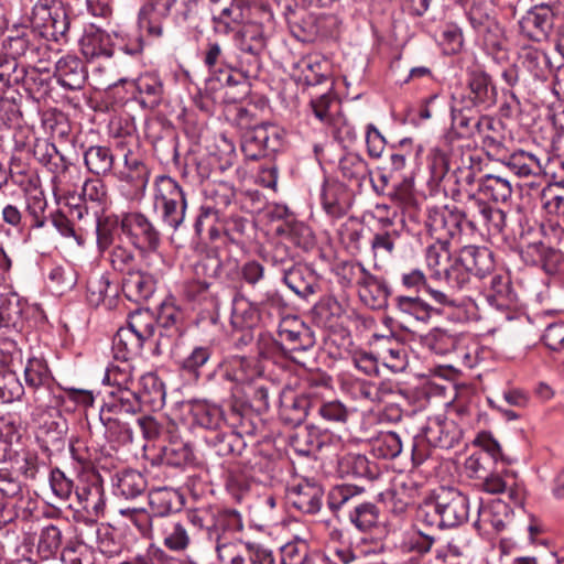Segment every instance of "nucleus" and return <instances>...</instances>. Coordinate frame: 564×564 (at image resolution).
<instances>
[{
    "label": "nucleus",
    "instance_id": "obj_1",
    "mask_svg": "<svg viewBox=\"0 0 564 564\" xmlns=\"http://www.w3.org/2000/svg\"><path fill=\"white\" fill-rule=\"evenodd\" d=\"M469 517V498L456 487H438L420 506L417 521L427 527L457 528Z\"/></svg>",
    "mask_w": 564,
    "mask_h": 564
},
{
    "label": "nucleus",
    "instance_id": "obj_2",
    "mask_svg": "<svg viewBox=\"0 0 564 564\" xmlns=\"http://www.w3.org/2000/svg\"><path fill=\"white\" fill-rule=\"evenodd\" d=\"M281 341L271 338H262L259 355L268 357L278 350L292 361L304 366L302 355L313 348L315 338L311 329L296 317H286L281 321L278 328Z\"/></svg>",
    "mask_w": 564,
    "mask_h": 564
},
{
    "label": "nucleus",
    "instance_id": "obj_3",
    "mask_svg": "<svg viewBox=\"0 0 564 564\" xmlns=\"http://www.w3.org/2000/svg\"><path fill=\"white\" fill-rule=\"evenodd\" d=\"M153 208L162 223L172 230H177L185 220L187 199L180 184L167 175H160L154 181Z\"/></svg>",
    "mask_w": 564,
    "mask_h": 564
},
{
    "label": "nucleus",
    "instance_id": "obj_4",
    "mask_svg": "<svg viewBox=\"0 0 564 564\" xmlns=\"http://www.w3.org/2000/svg\"><path fill=\"white\" fill-rule=\"evenodd\" d=\"M364 488L354 485H338L330 489L327 505L334 512L349 509V519L359 530H368L378 521V509L371 502H360Z\"/></svg>",
    "mask_w": 564,
    "mask_h": 564
},
{
    "label": "nucleus",
    "instance_id": "obj_5",
    "mask_svg": "<svg viewBox=\"0 0 564 564\" xmlns=\"http://www.w3.org/2000/svg\"><path fill=\"white\" fill-rule=\"evenodd\" d=\"M186 522L197 530L204 531L207 538L217 544H220L223 534L242 530L241 517L236 510L218 508L187 510Z\"/></svg>",
    "mask_w": 564,
    "mask_h": 564
},
{
    "label": "nucleus",
    "instance_id": "obj_6",
    "mask_svg": "<svg viewBox=\"0 0 564 564\" xmlns=\"http://www.w3.org/2000/svg\"><path fill=\"white\" fill-rule=\"evenodd\" d=\"M502 163L518 177L538 176L542 173L552 176L557 185L564 186V159H549L545 165L533 153L527 151H516L510 154Z\"/></svg>",
    "mask_w": 564,
    "mask_h": 564
},
{
    "label": "nucleus",
    "instance_id": "obj_7",
    "mask_svg": "<svg viewBox=\"0 0 564 564\" xmlns=\"http://www.w3.org/2000/svg\"><path fill=\"white\" fill-rule=\"evenodd\" d=\"M120 229L131 245L141 251H154L160 246L159 229L141 213L124 214L120 219Z\"/></svg>",
    "mask_w": 564,
    "mask_h": 564
},
{
    "label": "nucleus",
    "instance_id": "obj_8",
    "mask_svg": "<svg viewBox=\"0 0 564 564\" xmlns=\"http://www.w3.org/2000/svg\"><path fill=\"white\" fill-rule=\"evenodd\" d=\"M281 135L278 127L262 123L246 130L241 138V151L248 160H259L279 150Z\"/></svg>",
    "mask_w": 564,
    "mask_h": 564
},
{
    "label": "nucleus",
    "instance_id": "obj_9",
    "mask_svg": "<svg viewBox=\"0 0 564 564\" xmlns=\"http://www.w3.org/2000/svg\"><path fill=\"white\" fill-rule=\"evenodd\" d=\"M426 227L436 241L449 242L465 231L464 215L457 207H434L429 210Z\"/></svg>",
    "mask_w": 564,
    "mask_h": 564
},
{
    "label": "nucleus",
    "instance_id": "obj_10",
    "mask_svg": "<svg viewBox=\"0 0 564 564\" xmlns=\"http://www.w3.org/2000/svg\"><path fill=\"white\" fill-rule=\"evenodd\" d=\"M216 370L224 379L236 384H251L263 375V368L256 357L238 355L224 358Z\"/></svg>",
    "mask_w": 564,
    "mask_h": 564
},
{
    "label": "nucleus",
    "instance_id": "obj_11",
    "mask_svg": "<svg viewBox=\"0 0 564 564\" xmlns=\"http://www.w3.org/2000/svg\"><path fill=\"white\" fill-rule=\"evenodd\" d=\"M2 48L17 61L24 58L26 64L36 63L41 51L46 50L39 34L28 28L12 31V34L3 41Z\"/></svg>",
    "mask_w": 564,
    "mask_h": 564
},
{
    "label": "nucleus",
    "instance_id": "obj_12",
    "mask_svg": "<svg viewBox=\"0 0 564 564\" xmlns=\"http://www.w3.org/2000/svg\"><path fill=\"white\" fill-rule=\"evenodd\" d=\"M511 519V507L501 499H492L487 503L479 505L478 517L474 527L485 533H490V530L500 532Z\"/></svg>",
    "mask_w": 564,
    "mask_h": 564
},
{
    "label": "nucleus",
    "instance_id": "obj_13",
    "mask_svg": "<svg viewBox=\"0 0 564 564\" xmlns=\"http://www.w3.org/2000/svg\"><path fill=\"white\" fill-rule=\"evenodd\" d=\"M554 13L549 4L534 6L519 21L520 30L529 39L540 42L547 37L553 28Z\"/></svg>",
    "mask_w": 564,
    "mask_h": 564
},
{
    "label": "nucleus",
    "instance_id": "obj_14",
    "mask_svg": "<svg viewBox=\"0 0 564 564\" xmlns=\"http://www.w3.org/2000/svg\"><path fill=\"white\" fill-rule=\"evenodd\" d=\"M324 490L312 480H302L288 490V502L302 513L314 514L321 510Z\"/></svg>",
    "mask_w": 564,
    "mask_h": 564
},
{
    "label": "nucleus",
    "instance_id": "obj_15",
    "mask_svg": "<svg viewBox=\"0 0 564 564\" xmlns=\"http://www.w3.org/2000/svg\"><path fill=\"white\" fill-rule=\"evenodd\" d=\"M182 312L172 303H163L156 316V324L164 329L161 330L159 338L154 341L155 354L160 355L163 350L171 348L181 336Z\"/></svg>",
    "mask_w": 564,
    "mask_h": 564
},
{
    "label": "nucleus",
    "instance_id": "obj_16",
    "mask_svg": "<svg viewBox=\"0 0 564 564\" xmlns=\"http://www.w3.org/2000/svg\"><path fill=\"white\" fill-rule=\"evenodd\" d=\"M426 442L440 448H452L462 437V431L453 422L442 415L429 417L426 425L422 430Z\"/></svg>",
    "mask_w": 564,
    "mask_h": 564
},
{
    "label": "nucleus",
    "instance_id": "obj_17",
    "mask_svg": "<svg viewBox=\"0 0 564 564\" xmlns=\"http://www.w3.org/2000/svg\"><path fill=\"white\" fill-rule=\"evenodd\" d=\"M140 410L141 405L137 392L132 389H123L109 392L108 400L105 401L100 413L134 421V415Z\"/></svg>",
    "mask_w": 564,
    "mask_h": 564
},
{
    "label": "nucleus",
    "instance_id": "obj_18",
    "mask_svg": "<svg viewBox=\"0 0 564 564\" xmlns=\"http://www.w3.org/2000/svg\"><path fill=\"white\" fill-rule=\"evenodd\" d=\"M67 431V420L58 410L53 409L52 412L48 413V417L41 423L39 437L46 449L59 452L63 451L66 445Z\"/></svg>",
    "mask_w": 564,
    "mask_h": 564
},
{
    "label": "nucleus",
    "instance_id": "obj_19",
    "mask_svg": "<svg viewBox=\"0 0 564 564\" xmlns=\"http://www.w3.org/2000/svg\"><path fill=\"white\" fill-rule=\"evenodd\" d=\"M469 95L465 102L474 108L488 109L496 104L497 90L491 77L485 72H473L468 80Z\"/></svg>",
    "mask_w": 564,
    "mask_h": 564
},
{
    "label": "nucleus",
    "instance_id": "obj_20",
    "mask_svg": "<svg viewBox=\"0 0 564 564\" xmlns=\"http://www.w3.org/2000/svg\"><path fill=\"white\" fill-rule=\"evenodd\" d=\"M401 282L406 289H413L416 291L424 290L433 304L442 307H458L460 300L452 293H447L443 290L433 288L426 282L424 273L419 269H413L410 272H405L401 276Z\"/></svg>",
    "mask_w": 564,
    "mask_h": 564
},
{
    "label": "nucleus",
    "instance_id": "obj_21",
    "mask_svg": "<svg viewBox=\"0 0 564 564\" xmlns=\"http://www.w3.org/2000/svg\"><path fill=\"white\" fill-rule=\"evenodd\" d=\"M58 84L68 90H79L87 79L84 63L75 55L61 57L55 65L54 73Z\"/></svg>",
    "mask_w": 564,
    "mask_h": 564
},
{
    "label": "nucleus",
    "instance_id": "obj_22",
    "mask_svg": "<svg viewBox=\"0 0 564 564\" xmlns=\"http://www.w3.org/2000/svg\"><path fill=\"white\" fill-rule=\"evenodd\" d=\"M121 282L124 296L135 303L149 300L155 291L153 275L140 268L123 275Z\"/></svg>",
    "mask_w": 564,
    "mask_h": 564
},
{
    "label": "nucleus",
    "instance_id": "obj_23",
    "mask_svg": "<svg viewBox=\"0 0 564 564\" xmlns=\"http://www.w3.org/2000/svg\"><path fill=\"white\" fill-rule=\"evenodd\" d=\"M197 275L220 281H232L238 275V263L232 259L221 260L209 251L195 267Z\"/></svg>",
    "mask_w": 564,
    "mask_h": 564
},
{
    "label": "nucleus",
    "instance_id": "obj_24",
    "mask_svg": "<svg viewBox=\"0 0 564 564\" xmlns=\"http://www.w3.org/2000/svg\"><path fill=\"white\" fill-rule=\"evenodd\" d=\"M283 281L296 295L303 299L314 294L319 286L315 271L301 262H297L283 274Z\"/></svg>",
    "mask_w": 564,
    "mask_h": 564
},
{
    "label": "nucleus",
    "instance_id": "obj_25",
    "mask_svg": "<svg viewBox=\"0 0 564 564\" xmlns=\"http://www.w3.org/2000/svg\"><path fill=\"white\" fill-rule=\"evenodd\" d=\"M80 51L87 59L109 58L113 55V43L105 31L89 25L80 39Z\"/></svg>",
    "mask_w": 564,
    "mask_h": 564
},
{
    "label": "nucleus",
    "instance_id": "obj_26",
    "mask_svg": "<svg viewBox=\"0 0 564 564\" xmlns=\"http://www.w3.org/2000/svg\"><path fill=\"white\" fill-rule=\"evenodd\" d=\"M398 313L405 319L427 323L433 314H441L446 307L425 302L419 296L399 295L394 299Z\"/></svg>",
    "mask_w": 564,
    "mask_h": 564
},
{
    "label": "nucleus",
    "instance_id": "obj_27",
    "mask_svg": "<svg viewBox=\"0 0 564 564\" xmlns=\"http://www.w3.org/2000/svg\"><path fill=\"white\" fill-rule=\"evenodd\" d=\"M137 96L135 99L145 109H155L163 99V83L156 74L145 73L140 75L133 83Z\"/></svg>",
    "mask_w": 564,
    "mask_h": 564
},
{
    "label": "nucleus",
    "instance_id": "obj_28",
    "mask_svg": "<svg viewBox=\"0 0 564 564\" xmlns=\"http://www.w3.org/2000/svg\"><path fill=\"white\" fill-rule=\"evenodd\" d=\"M51 72L42 65L41 58L33 64L21 65L19 85H22L31 95L43 96L47 93Z\"/></svg>",
    "mask_w": 564,
    "mask_h": 564
},
{
    "label": "nucleus",
    "instance_id": "obj_29",
    "mask_svg": "<svg viewBox=\"0 0 564 564\" xmlns=\"http://www.w3.org/2000/svg\"><path fill=\"white\" fill-rule=\"evenodd\" d=\"M210 19L215 32L228 35L243 22V9L236 0H229L223 7H216Z\"/></svg>",
    "mask_w": 564,
    "mask_h": 564
},
{
    "label": "nucleus",
    "instance_id": "obj_30",
    "mask_svg": "<svg viewBox=\"0 0 564 564\" xmlns=\"http://www.w3.org/2000/svg\"><path fill=\"white\" fill-rule=\"evenodd\" d=\"M117 177L128 183L135 193H144L150 171L148 166L131 152L124 154V165L116 173Z\"/></svg>",
    "mask_w": 564,
    "mask_h": 564
},
{
    "label": "nucleus",
    "instance_id": "obj_31",
    "mask_svg": "<svg viewBox=\"0 0 564 564\" xmlns=\"http://www.w3.org/2000/svg\"><path fill=\"white\" fill-rule=\"evenodd\" d=\"M518 63L539 80H545L551 72V62L547 54L531 45L520 47Z\"/></svg>",
    "mask_w": 564,
    "mask_h": 564
},
{
    "label": "nucleus",
    "instance_id": "obj_32",
    "mask_svg": "<svg viewBox=\"0 0 564 564\" xmlns=\"http://www.w3.org/2000/svg\"><path fill=\"white\" fill-rule=\"evenodd\" d=\"M144 344L128 326L120 327L112 339L113 358L129 361L141 355Z\"/></svg>",
    "mask_w": 564,
    "mask_h": 564
},
{
    "label": "nucleus",
    "instance_id": "obj_33",
    "mask_svg": "<svg viewBox=\"0 0 564 564\" xmlns=\"http://www.w3.org/2000/svg\"><path fill=\"white\" fill-rule=\"evenodd\" d=\"M225 423L232 429L231 433L239 434L242 438L245 435H253L257 430L251 408L237 399L231 401L226 411Z\"/></svg>",
    "mask_w": 564,
    "mask_h": 564
},
{
    "label": "nucleus",
    "instance_id": "obj_34",
    "mask_svg": "<svg viewBox=\"0 0 564 564\" xmlns=\"http://www.w3.org/2000/svg\"><path fill=\"white\" fill-rule=\"evenodd\" d=\"M484 292L488 303L497 308L508 307L514 301L510 279L503 274L488 276Z\"/></svg>",
    "mask_w": 564,
    "mask_h": 564
},
{
    "label": "nucleus",
    "instance_id": "obj_35",
    "mask_svg": "<svg viewBox=\"0 0 564 564\" xmlns=\"http://www.w3.org/2000/svg\"><path fill=\"white\" fill-rule=\"evenodd\" d=\"M460 264L465 265L471 275L485 278L494 268L491 253L486 248L475 246L464 247L459 254Z\"/></svg>",
    "mask_w": 564,
    "mask_h": 564
},
{
    "label": "nucleus",
    "instance_id": "obj_36",
    "mask_svg": "<svg viewBox=\"0 0 564 564\" xmlns=\"http://www.w3.org/2000/svg\"><path fill=\"white\" fill-rule=\"evenodd\" d=\"M314 391L294 397L290 403H283L280 410L281 419L289 425L297 426L304 422L310 410L315 409L316 400L313 399Z\"/></svg>",
    "mask_w": 564,
    "mask_h": 564
},
{
    "label": "nucleus",
    "instance_id": "obj_37",
    "mask_svg": "<svg viewBox=\"0 0 564 564\" xmlns=\"http://www.w3.org/2000/svg\"><path fill=\"white\" fill-rule=\"evenodd\" d=\"M185 523L175 519H161L158 529L163 536L164 545L175 552L184 551L191 544V535Z\"/></svg>",
    "mask_w": 564,
    "mask_h": 564
},
{
    "label": "nucleus",
    "instance_id": "obj_38",
    "mask_svg": "<svg viewBox=\"0 0 564 564\" xmlns=\"http://www.w3.org/2000/svg\"><path fill=\"white\" fill-rule=\"evenodd\" d=\"M338 471L343 477L375 479L378 475L377 465L361 454H346L338 462Z\"/></svg>",
    "mask_w": 564,
    "mask_h": 564
},
{
    "label": "nucleus",
    "instance_id": "obj_39",
    "mask_svg": "<svg viewBox=\"0 0 564 564\" xmlns=\"http://www.w3.org/2000/svg\"><path fill=\"white\" fill-rule=\"evenodd\" d=\"M259 322L257 307L245 296L237 294L232 299L230 325L236 330L253 328Z\"/></svg>",
    "mask_w": 564,
    "mask_h": 564
},
{
    "label": "nucleus",
    "instance_id": "obj_40",
    "mask_svg": "<svg viewBox=\"0 0 564 564\" xmlns=\"http://www.w3.org/2000/svg\"><path fill=\"white\" fill-rule=\"evenodd\" d=\"M235 43L240 54H262L265 48L263 30L258 24H247L236 31Z\"/></svg>",
    "mask_w": 564,
    "mask_h": 564
},
{
    "label": "nucleus",
    "instance_id": "obj_41",
    "mask_svg": "<svg viewBox=\"0 0 564 564\" xmlns=\"http://www.w3.org/2000/svg\"><path fill=\"white\" fill-rule=\"evenodd\" d=\"M25 303L17 293L0 295V328H19L23 323Z\"/></svg>",
    "mask_w": 564,
    "mask_h": 564
},
{
    "label": "nucleus",
    "instance_id": "obj_42",
    "mask_svg": "<svg viewBox=\"0 0 564 564\" xmlns=\"http://www.w3.org/2000/svg\"><path fill=\"white\" fill-rule=\"evenodd\" d=\"M87 170L98 176H106L112 172L115 155L110 148L91 145L84 153Z\"/></svg>",
    "mask_w": 564,
    "mask_h": 564
},
{
    "label": "nucleus",
    "instance_id": "obj_43",
    "mask_svg": "<svg viewBox=\"0 0 564 564\" xmlns=\"http://www.w3.org/2000/svg\"><path fill=\"white\" fill-rule=\"evenodd\" d=\"M338 169L344 178L357 186H360L371 173L366 160L355 152L344 154L339 160Z\"/></svg>",
    "mask_w": 564,
    "mask_h": 564
},
{
    "label": "nucleus",
    "instance_id": "obj_44",
    "mask_svg": "<svg viewBox=\"0 0 564 564\" xmlns=\"http://www.w3.org/2000/svg\"><path fill=\"white\" fill-rule=\"evenodd\" d=\"M478 191L495 202H507L512 195L511 182L500 174H486L478 180Z\"/></svg>",
    "mask_w": 564,
    "mask_h": 564
},
{
    "label": "nucleus",
    "instance_id": "obj_45",
    "mask_svg": "<svg viewBox=\"0 0 564 564\" xmlns=\"http://www.w3.org/2000/svg\"><path fill=\"white\" fill-rule=\"evenodd\" d=\"M116 494L126 499L137 498L147 489V480L140 471L122 470L116 475Z\"/></svg>",
    "mask_w": 564,
    "mask_h": 564
},
{
    "label": "nucleus",
    "instance_id": "obj_46",
    "mask_svg": "<svg viewBox=\"0 0 564 564\" xmlns=\"http://www.w3.org/2000/svg\"><path fill=\"white\" fill-rule=\"evenodd\" d=\"M105 426V435L110 443L116 445H124L133 441V430L130 420L115 417L111 415H99Z\"/></svg>",
    "mask_w": 564,
    "mask_h": 564
},
{
    "label": "nucleus",
    "instance_id": "obj_47",
    "mask_svg": "<svg viewBox=\"0 0 564 564\" xmlns=\"http://www.w3.org/2000/svg\"><path fill=\"white\" fill-rule=\"evenodd\" d=\"M465 97L460 99L454 98V102L452 106V121L453 126L464 130V132L468 133L473 128L479 129L482 124V121L489 123L488 119H480L476 116L477 111L475 108L464 104Z\"/></svg>",
    "mask_w": 564,
    "mask_h": 564
},
{
    "label": "nucleus",
    "instance_id": "obj_48",
    "mask_svg": "<svg viewBox=\"0 0 564 564\" xmlns=\"http://www.w3.org/2000/svg\"><path fill=\"white\" fill-rule=\"evenodd\" d=\"M359 294L362 301L373 308L383 306L390 295L388 284L370 273L359 288Z\"/></svg>",
    "mask_w": 564,
    "mask_h": 564
},
{
    "label": "nucleus",
    "instance_id": "obj_49",
    "mask_svg": "<svg viewBox=\"0 0 564 564\" xmlns=\"http://www.w3.org/2000/svg\"><path fill=\"white\" fill-rule=\"evenodd\" d=\"M424 345L437 355H446L454 351L460 343L457 334L444 328H433L423 339Z\"/></svg>",
    "mask_w": 564,
    "mask_h": 564
},
{
    "label": "nucleus",
    "instance_id": "obj_50",
    "mask_svg": "<svg viewBox=\"0 0 564 564\" xmlns=\"http://www.w3.org/2000/svg\"><path fill=\"white\" fill-rule=\"evenodd\" d=\"M127 326L147 343L154 337L156 316L149 310H137L129 315Z\"/></svg>",
    "mask_w": 564,
    "mask_h": 564
},
{
    "label": "nucleus",
    "instance_id": "obj_51",
    "mask_svg": "<svg viewBox=\"0 0 564 564\" xmlns=\"http://www.w3.org/2000/svg\"><path fill=\"white\" fill-rule=\"evenodd\" d=\"M539 257L542 268L547 274L564 278V253L546 247L544 243H533L529 247Z\"/></svg>",
    "mask_w": 564,
    "mask_h": 564
},
{
    "label": "nucleus",
    "instance_id": "obj_52",
    "mask_svg": "<svg viewBox=\"0 0 564 564\" xmlns=\"http://www.w3.org/2000/svg\"><path fill=\"white\" fill-rule=\"evenodd\" d=\"M402 440L395 432H381L371 442V451L375 456L383 459H393L402 452Z\"/></svg>",
    "mask_w": 564,
    "mask_h": 564
},
{
    "label": "nucleus",
    "instance_id": "obj_53",
    "mask_svg": "<svg viewBox=\"0 0 564 564\" xmlns=\"http://www.w3.org/2000/svg\"><path fill=\"white\" fill-rule=\"evenodd\" d=\"M169 15L141 6L138 13L139 29L150 39L158 40L164 35V21Z\"/></svg>",
    "mask_w": 564,
    "mask_h": 564
},
{
    "label": "nucleus",
    "instance_id": "obj_54",
    "mask_svg": "<svg viewBox=\"0 0 564 564\" xmlns=\"http://www.w3.org/2000/svg\"><path fill=\"white\" fill-rule=\"evenodd\" d=\"M195 422L202 427L216 430L225 423L226 411L216 404L197 402L192 406Z\"/></svg>",
    "mask_w": 564,
    "mask_h": 564
},
{
    "label": "nucleus",
    "instance_id": "obj_55",
    "mask_svg": "<svg viewBox=\"0 0 564 564\" xmlns=\"http://www.w3.org/2000/svg\"><path fill=\"white\" fill-rule=\"evenodd\" d=\"M24 379L29 387L40 389L48 387L53 378L46 361L41 357H32L24 368Z\"/></svg>",
    "mask_w": 564,
    "mask_h": 564
},
{
    "label": "nucleus",
    "instance_id": "obj_56",
    "mask_svg": "<svg viewBox=\"0 0 564 564\" xmlns=\"http://www.w3.org/2000/svg\"><path fill=\"white\" fill-rule=\"evenodd\" d=\"M140 389L137 392L141 403L158 404L162 403L165 392L163 383L154 373H145L139 380Z\"/></svg>",
    "mask_w": 564,
    "mask_h": 564
},
{
    "label": "nucleus",
    "instance_id": "obj_57",
    "mask_svg": "<svg viewBox=\"0 0 564 564\" xmlns=\"http://www.w3.org/2000/svg\"><path fill=\"white\" fill-rule=\"evenodd\" d=\"M120 219L117 216L98 217L96 223L97 248L100 253L109 250L113 242Z\"/></svg>",
    "mask_w": 564,
    "mask_h": 564
},
{
    "label": "nucleus",
    "instance_id": "obj_58",
    "mask_svg": "<svg viewBox=\"0 0 564 564\" xmlns=\"http://www.w3.org/2000/svg\"><path fill=\"white\" fill-rule=\"evenodd\" d=\"M76 496L88 513L98 516L104 511L105 500L102 488L99 485H84L76 489Z\"/></svg>",
    "mask_w": 564,
    "mask_h": 564
},
{
    "label": "nucleus",
    "instance_id": "obj_59",
    "mask_svg": "<svg viewBox=\"0 0 564 564\" xmlns=\"http://www.w3.org/2000/svg\"><path fill=\"white\" fill-rule=\"evenodd\" d=\"M276 232L286 236L295 246L308 249L314 245V235L303 223L292 221L276 228Z\"/></svg>",
    "mask_w": 564,
    "mask_h": 564
},
{
    "label": "nucleus",
    "instance_id": "obj_60",
    "mask_svg": "<svg viewBox=\"0 0 564 564\" xmlns=\"http://www.w3.org/2000/svg\"><path fill=\"white\" fill-rule=\"evenodd\" d=\"M487 207V202L476 198L474 194L469 195L465 210H462L465 230L470 232L481 231V224L485 219Z\"/></svg>",
    "mask_w": 564,
    "mask_h": 564
},
{
    "label": "nucleus",
    "instance_id": "obj_61",
    "mask_svg": "<svg viewBox=\"0 0 564 564\" xmlns=\"http://www.w3.org/2000/svg\"><path fill=\"white\" fill-rule=\"evenodd\" d=\"M104 382L115 387V390L132 389L133 376L129 361L111 364L106 370Z\"/></svg>",
    "mask_w": 564,
    "mask_h": 564
},
{
    "label": "nucleus",
    "instance_id": "obj_62",
    "mask_svg": "<svg viewBox=\"0 0 564 564\" xmlns=\"http://www.w3.org/2000/svg\"><path fill=\"white\" fill-rule=\"evenodd\" d=\"M425 259L427 267L434 271L436 278H441L443 268L451 262L449 242L436 241L426 248Z\"/></svg>",
    "mask_w": 564,
    "mask_h": 564
},
{
    "label": "nucleus",
    "instance_id": "obj_63",
    "mask_svg": "<svg viewBox=\"0 0 564 564\" xmlns=\"http://www.w3.org/2000/svg\"><path fill=\"white\" fill-rule=\"evenodd\" d=\"M215 453L218 456H239L242 454L246 442L239 434L226 433L217 434L212 441Z\"/></svg>",
    "mask_w": 564,
    "mask_h": 564
},
{
    "label": "nucleus",
    "instance_id": "obj_64",
    "mask_svg": "<svg viewBox=\"0 0 564 564\" xmlns=\"http://www.w3.org/2000/svg\"><path fill=\"white\" fill-rule=\"evenodd\" d=\"M109 262L112 269L122 275H126L139 268V261L137 260L134 252L122 245L112 247L109 252Z\"/></svg>",
    "mask_w": 564,
    "mask_h": 564
}]
</instances>
